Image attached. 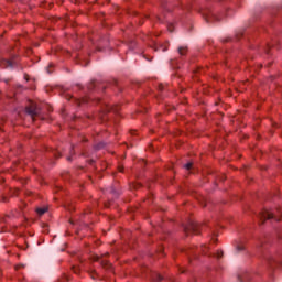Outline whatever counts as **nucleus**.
<instances>
[{"label":"nucleus","mask_w":282,"mask_h":282,"mask_svg":"<svg viewBox=\"0 0 282 282\" xmlns=\"http://www.w3.org/2000/svg\"><path fill=\"white\" fill-rule=\"evenodd\" d=\"M260 219L262 221H265L267 219H274V214L268 209H264L260 213Z\"/></svg>","instance_id":"1"},{"label":"nucleus","mask_w":282,"mask_h":282,"mask_svg":"<svg viewBox=\"0 0 282 282\" xmlns=\"http://www.w3.org/2000/svg\"><path fill=\"white\" fill-rule=\"evenodd\" d=\"M37 215H45V213H47V208L46 207H39L36 209Z\"/></svg>","instance_id":"2"},{"label":"nucleus","mask_w":282,"mask_h":282,"mask_svg":"<svg viewBox=\"0 0 282 282\" xmlns=\"http://www.w3.org/2000/svg\"><path fill=\"white\" fill-rule=\"evenodd\" d=\"M187 52V48L186 47H180L178 48V53L181 54V56H184Z\"/></svg>","instance_id":"3"},{"label":"nucleus","mask_w":282,"mask_h":282,"mask_svg":"<svg viewBox=\"0 0 282 282\" xmlns=\"http://www.w3.org/2000/svg\"><path fill=\"white\" fill-rule=\"evenodd\" d=\"M217 259H221L224 257V251L218 250L216 253Z\"/></svg>","instance_id":"4"},{"label":"nucleus","mask_w":282,"mask_h":282,"mask_svg":"<svg viewBox=\"0 0 282 282\" xmlns=\"http://www.w3.org/2000/svg\"><path fill=\"white\" fill-rule=\"evenodd\" d=\"M184 167L186 169V171H191V169H193V163H186Z\"/></svg>","instance_id":"5"},{"label":"nucleus","mask_w":282,"mask_h":282,"mask_svg":"<svg viewBox=\"0 0 282 282\" xmlns=\"http://www.w3.org/2000/svg\"><path fill=\"white\" fill-rule=\"evenodd\" d=\"M26 113H29L30 116H34V110L30 109V108H26Z\"/></svg>","instance_id":"6"},{"label":"nucleus","mask_w":282,"mask_h":282,"mask_svg":"<svg viewBox=\"0 0 282 282\" xmlns=\"http://www.w3.org/2000/svg\"><path fill=\"white\" fill-rule=\"evenodd\" d=\"M167 30H169L170 32H173V25L167 26Z\"/></svg>","instance_id":"7"},{"label":"nucleus","mask_w":282,"mask_h":282,"mask_svg":"<svg viewBox=\"0 0 282 282\" xmlns=\"http://www.w3.org/2000/svg\"><path fill=\"white\" fill-rule=\"evenodd\" d=\"M238 250H243V248L238 247Z\"/></svg>","instance_id":"8"}]
</instances>
